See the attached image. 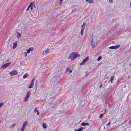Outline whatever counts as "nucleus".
<instances>
[{
  "label": "nucleus",
  "instance_id": "27",
  "mask_svg": "<svg viewBox=\"0 0 131 131\" xmlns=\"http://www.w3.org/2000/svg\"><path fill=\"white\" fill-rule=\"evenodd\" d=\"M38 111L36 109V108H35V109L34 110V112L35 113H36V112H37Z\"/></svg>",
  "mask_w": 131,
  "mask_h": 131
},
{
  "label": "nucleus",
  "instance_id": "19",
  "mask_svg": "<svg viewBox=\"0 0 131 131\" xmlns=\"http://www.w3.org/2000/svg\"><path fill=\"white\" fill-rule=\"evenodd\" d=\"M82 126L87 125H89V123H82Z\"/></svg>",
  "mask_w": 131,
  "mask_h": 131
},
{
  "label": "nucleus",
  "instance_id": "24",
  "mask_svg": "<svg viewBox=\"0 0 131 131\" xmlns=\"http://www.w3.org/2000/svg\"><path fill=\"white\" fill-rule=\"evenodd\" d=\"M4 103L3 102H2L0 103V108L3 105Z\"/></svg>",
  "mask_w": 131,
  "mask_h": 131
},
{
  "label": "nucleus",
  "instance_id": "12",
  "mask_svg": "<svg viewBox=\"0 0 131 131\" xmlns=\"http://www.w3.org/2000/svg\"><path fill=\"white\" fill-rule=\"evenodd\" d=\"M94 0H86V1L90 4H92Z\"/></svg>",
  "mask_w": 131,
  "mask_h": 131
},
{
  "label": "nucleus",
  "instance_id": "34",
  "mask_svg": "<svg viewBox=\"0 0 131 131\" xmlns=\"http://www.w3.org/2000/svg\"><path fill=\"white\" fill-rule=\"evenodd\" d=\"M37 114L38 115H39V111L37 112Z\"/></svg>",
  "mask_w": 131,
  "mask_h": 131
},
{
  "label": "nucleus",
  "instance_id": "11",
  "mask_svg": "<svg viewBox=\"0 0 131 131\" xmlns=\"http://www.w3.org/2000/svg\"><path fill=\"white\" fill-rule=\"evenodd\" d=\"M67 72H68L69 73H70L72 72V70L69 68H67L66 69Z\"/></svg>",
  "mask_w": 131,
  "mask_h": 131
},
{
  "label": "nucleus",
  "instance_id": "42",
  "mask_svg": "<svg viewBox=\"0 0 131 131\" xmlns=\"http://www.w3.org/2000/svg\"><path fill=\"white\" fill-rule=\"evenodd\" d=\"M34 7H35V6L34 5Z\"/></svg>",
  "mask_w": 131,
  "mask_h": 131
},
{
  "label": "nucleus",
  "instance_id": "16",
  "mask_svg": "<svg viewBox=\"0 0 131 131\" xmlns=\"http://www.w3.org/2000/svg\"><path fill=\"white\" fill-rule=\"evenodd\" d=\"M106 112V109H105V111H104V113L103 114H101L100 115V118H102L103 114H104Z\"/></svg>",
  "mask_w": 131,
  "mask_h": 131
},
{
  "label": "nucleus",
  "instance_id": "17",
  "mask_svg": "<svg viewBox=\"0 0 131 131\" xmlns=\"http://www.w3.org/2000/svg\"><path fill=\"white\" fill-rule=\"evenodd\" d=\"M114 77L113 76H111L110 77L111 82V83H113V80L114 79Z\"/></svg>",
  "mask_w": 131,
  "mask_h": 131
},
{
  "label": "nucleus",
  "instance_id": "25",
  "mask_svg": "<svg viewBox=\"0 0 131 131\" xmlns=\"http://www.w3.org/2000/svg\"><path fill=\"white\" fill-rule=\"evenodd\" d=\"M109 48L110 49H114V46H112L109 47Z\"/></svg>",
  "mask_w": 131,
  "mask_h": 131
},
{
  "label": "nucleus",
  "instance_id": "2",
  "mask_svg": "<svg viewBox=\"0 0 131 131\" xmlns=\"http://www.w3.org/2000/svg\"><path fill=\"white\" fill-rule=\"evenodd\" d=\"M28 122L27 121H24L23 124L22 125L20 131H24L25 128L28 124Z\"/></svg>",
  "mask_w": 131,
  "mask_h": 131
},
{
  "label": "nucleus",
  "instance_id": "41",
  "mask_svg": "<svg viewBox=\"0 0 131 131\" xmlns=\"http://www.w3.org/2000/svg\"><path fill=\"white\" fill-rule=\"evenodd\" d=\"M104 129H105V126H104Z\"/></svg>",
  "mask_w": 131,
  "mask_h": 131
},
{
  "label": "nucleus",
  "instance_id": "23",
  "mask_svg": "<svg viewBox=\"0 0 131 131\" xmlns=\"http://www.w3.org/2000/svg\"><path fill=\"white\" fill-rule=\"evenodd\" d=\"M34 84H32V83H31V84L29 86V89H31L32 88L33 86L34 85Z\"/></svg>",
  "mask_w": 131,
  "mask_h": 131
},
{
  "label": "nucleus",
  "instance_id": "18",
  "mask_svg": "<svg viewBox=\"0 0 131 131\" xmlns=\"http://www.w3.org/2000/svg\"><path fill=\"white\" fill-rule=\"evenodd\" d=\"M84 30V29L81 28V32H80V34L81 35H83V34Z\"/></svg>",
  "mask_w": 131,
  "mask_h": 131
},
{
  "label": "nucleus",
  "instance_id": "32",
  "mask_svg": "<svg viewBox=\"0 0 131 131\" xmlns=\"http://www.w3.org/2000/svg\"><path fill=\"white\" fill-rule=\"evenodd\" d=\"M91 45L92 46V47H94V45H93V43H91Z\"/></svg>",
  "mask_w": 131,
  "mask_h": 131
},
{
  "label": "nucleus",
  "instance_id": "30",
  "mask_svg": "<svg viewBox=\"0 0 131 131\" xmlns=\"http://www.w3.org/2000/svg\"><path fill=\"white\" fill-rule=\"evenodd\" d=\"M28 53H27V52H26L24 53L25 56L26 57L27 56V54Z\"/></svg>",
  "mask_w": 131,
  "mask_h": 131
},
{
  "label": "nucleus",
  "instance_id": "22",
  "mask_svg": "<svg viewBox=\"0 0 131 131\" xmlns=\"http://www.w3.org/2000/svg\"><path fill=\"white\" fill-rule=\"evenodd\" d=\"M28 75H29L27 73H26L23 76V78H26V77H28Z\"/></svg>",
  "mask_w": 131,
  "mask_h": 131
},
{
  "label": "nucleus",
  "instance_id": "10",
  "mask_svg": "<svg viewBox=\"0 0 131 131\" xmlns=\"http://www.w3.org/2000/svg\"><path fill=\"white\" fill-rule=\"evenodd\" d=\"M21 34L20 33L18 32H17V37L18 39L20 37H21Z\"/></svg>",
  "mask_w": 131,
  "mask_h": 131
},
{
  "label": "nucleus",
  "instance_id": "40",
  "mask_svg": "<svg viewBox=\"0 0 131 131\" xmlns=\"http://www.w3.org/2000/svg\"><path fill=\"white\" fill-rule=\"evenodd\" d=\"M63 0H60V1L62 2L63 1Z\"/></svg>",
  "mask_w": 131,
  "mask_h": 131
},
{
  "label": "nucleus",
  "instance_id": "15",
  "mask_svg": "<svg viewBox=\"0 0 131 131\" xmlns=\"http://www.w3.org/2000/svg\"><path fill=\"white\" fill-rule=\"evenodd\" d=\"M83 128L82 127H80L77 130H75L74 131H81L83 130Z\"/></svg>",
  "mask_w": 131,
  "mask_h": 131
},
{
  "label": "nucleus",
  "instance_id": "6",
  "mask_svg": "<svg viewBox=\"0 0 131 131\" xmlns=\"http://www.w3.org/2000/svg\"><path fill=\"white\" fill-rule=\"evenodd\" d=\"M17 73H18L16 71L14 70L13 71L10 72L9 74H10L12 75H13L17 74Z\"/></svg>",
  "mask_w": 131,
  "mask_h": 131
},
{
  "label": "nucleus",
  "instance_id": "39",
  "mask_svg": "<svg viewBox=\"0 0 131 131\" xmlns=\"http://www.w3.org/2000/svg\"><path fill=\"white\" fill-rule=\"evenodd\" d=\"M93 39H92L91 41V43H93Z\"/></svg>",
  "mask_w": 131,
  "mask_h": 131
},
{
  "label": "nucleus",
  "instance_id": "20",
  "mask_svg": "<svg viewBox=\"0 0 131 131\" xmlns=\"http://www.w3.org/2000/svg\"><path fill=\"white\" fill-rule=\"evenodd\" d=\"M42 126L43 128H46L47 125L45 123H43L42 124Z\"/></svg>",
  "mask_w": 131,
  "mask_h": 131
},
{
  "label": "nucleus",
  "instance_id": "13",
  "mask_svg": "<svg viewBox=\"0 0 131 131\" xmlns=\"http://www.w3.org/2000/svg\"><path fill=\"white\" fill-rule=\"evenodd\" d=\"M86 23H83V24L81 26L82 29H84V27L86 25Z\"/></svg>",
  "mask_w": 131,
  "mask_h": 131
},
{
  "label": "nucleus",
  "instance_id": "8",
  "mask_svg": "<svg viewBox=\"0 0 131 131\" xmlns=\"http://www.w3.org/2000/svg\"><path fill=\"white\" fill-rule=\"evenodd\" d=\"M49 49L48 48L45 51H44L43 52L42 54L43 55L46 54L47 53H49Z\"/></svg>",
  "mask_w": 131,
  "mask_h": 131
},
{
  "label": "nucleus",
  "instance_id": "37",
  "mask_svg": "<svg viewBox=\"0 0 131 131\" xmlns=\"http://www.w3.org/2000/svg\"><path fill=\"white\" fill-rule=\"evenodd\" d=\"M110 122H109L108 123H107V125H110Z\"/></svg>",
  "mask_w": 131,
  "mask_h": 131
},
{
  "label": "nucleus",
  "instance_id": "36",
  "mask_svg": "<svg viewBox=\"0 0 131 131\" xmlns=\"http://www.w3.org/2000/svg\"><path fill=\"white\" fill-rule=\"evenodd\" d=\"M32 83V84H34V81L32 80L31 83Z\"/></svg>",
  "mask_w": 131,
  "mask_h": 131
},
{
  "label": "nucleus",
  "instance_id": "21",
  "mask_svg": "<svg viewBox=\"0 0 131 131\" xmlns=\"http://www.w3.org/2000/svg\"><path fill=\"white\" fill-rule=\"evenodd\" d=\"M114 46V49H116L119 47L120 45H118Z\"/></svg>",
  "mask_w": 131,
  "mask_h": 131
},
{
  "label": "nucleus",
  "instance_id": "3",
  "mask_svg": "<svg viewBox=\"0 0 131 131\" xmlns=\"http://www.w3.org/2000/svg\"><path fill=\"white\" fill-rule=\"evenodd\" d=\"M30 95L31 92L30 91H28L27 92L26 96L24 99L25 102L27 101H28V98L30 97Z\"/></svg>",
  "mask_w": 131,
  "mask_h": 131
},
{
  "label": "nucleus",
  "instance_id": "4",
  "mask_svg": "<svg viewBox=\"0 0 131 131\" xmlns=\"http://www.w3.org/2000/svg\"><path fill=\"white\" fill-rule=\"evenodd\" d=\"M89 59V57H87L85 59L83 60L82 62L80 63V65H84L85 64V63L87 62Z\"/></svg>",
  "mask_w": 131,
  "mask_h": 131
},
{
  "label": "nucleus",
  "instance_id": "9",
  "mask_svg": "<svg viewBox=\"0 0 131 131\" xmlns=\"http://www.w3.org/2000/svg\"><path fill=\"white\" fill-rule=\"evenodd\" d=\"M13 49H15L17 46V43L16 42H14L13 43Z\"/></svg>",
  "mask_w": 131,
  "mask_h": 131
},
{
  "label": "nucleus",
  "instance_id": "7",
  "mask_svg": "<svg viewBox=\"0 0 131 131\" xmlns=\"http://www.w3.org/2000/svg\"><path fill=\"white\" fill-rule=\"evenodd\" d=\"M34 50V48L33 47H30L29 49L27 50V53H30V51H33Z\"/></svg>",
  "mask_w": 131,
  "mask_h": 131
},
{
  "label": "nucleus",
  "instance_id": "26",
  "mask_svg": "<svg viewBox=\"0 0 131 131\" xmlns=\"http://www.w3.org/2000/svg\"><path fill=\"white\" fill-rule=\"evenodd\" d=\"M101 58L102 57L101 56H100L97 58V61H99Z\"/></svg>",
  "mask_w": 131,
  "mask_h": 131
},
{
  "label": "nucleus",
  "instance_id": "5",
  "mask_svg": "<svg viewBox=\"0 0 131 131\" xmlns=\"http://www.w3.org/2000/svg\"><path fill=\"white\" fill-rule=\"evenodd\" d=\"M10 64V63H8L5 64L1 67V68L3 69L5 68L6 67H7L9 66Z\"/></svg>",
  "mask_w": 131,
  "mask_h": 131
},
{
  "label": "nucleus",
  "instance_id": "35",
  "mask_svg": "<svg viewBox=\"0 0 131 131\" xmlns=\"http://www.w3.org/2000/svg\"><path fill=\"white\" fill-rule=\"evenodd\" d=\"M62 2H61V1H60V3H59V4L60 5H61V3H62Z\"/></svg>",
  "mask_w": 131,
  "mask_h": 131
},
{
  "label": "nucleus",
  "instance_id": "43",
  "mask_svg": "<svg viewBox=\"0 0 131 131\" xmlns=\"http://www.w3.org/2000/svg\"><path fill=\"white\" fill-rule=\"evenodd\" d=\"M1 121H0V123H1Z\"/></svg>",
  "mask_w": 131,
  "mask_h": 131
},
{
  "label": "nucleus",
  "instance_id": "38",
  "mask_svg": "<svg viewBox=\"0 0 131 131\" xmlns=\"http://www.w3.org/2000/svg\"><path fill=\"white\" fill-rule=\"evenodd\" d=\"M35 78H34L32 80V81H34L35 80Z\"/></svg>",
  "mask_w": 131,
  "mask_h": 131
},
{
  "label": "nucleus",
  "instance_id": "31",
  "mask_svg": "<svg viewBox=\"0 0 131 131\" xmlns=\"http://www.w3.org/2000/svg\"><path fill=\"white\" fill-rule=\"evenodd\" d=\"M109 1L110 3H113V0H109Z\"/></svg>",
  "mask_w": 131,
  "mask_h": 131
},
{
  "label": "nucleus",
  "instance_id": "33",
  "mask_svg": "<svg viewBox=\"0 0 131 131\" xmlns=\"http://www.w3.org/2000/svg\"><path fill=\"white\" fill-rule=\"evenodd\" d=\"M15 124H14L12 125V127H14V126H15Z\"/></svg>",
  "mask_w": 131,
  "mask_h": 131
},
{
  "label": "nucleus",
  "instance_id": "1",
  "mask_svg": "<svg viewBox=\"0 0 131 131\" xmlns=\"http://www.w3.org/2000/svg\"><path fill=\"white\" fill-rule=\"evenodd\" d=\"M80 56V55L78 53L73 52L70 54L69 58L71 59L72 60H73L76 58L79 57Z\"/></svg>",
  "mask_w": 131,
  "mask_h": 131
},
{
  "label": "nucleus",
  "instance_id": "28",
  "mask_svg": "<svg viewBox=\"0 0 131 131\" xmlns=\"http://www.w3.org/2000/svg\"><path fill=\"white\" fill-rule=\"evenodd\" d=\"M34 3V2L33 3ZM33 4H32V5L31 6H30L31 7H30V9H31V10H32V9L33 8Z\"/></svg>",
  "mask_w": 131,
  "mask_h": 131
},
{
  "label": "nucleus",
  "instance_id": "14",
  "mask_svg": "<svg viewBox=\"0 0 131 131\" xmlns=\"http://www.w3.org/2000/svg\"><path fill=\"white\" fill-rule=\"evenodd\" d=\"M32 4H33V2H31L30 3L29 6H28V7L27 8V9H26V11H27L28 10L30 7V6H31L32 5Z\"/></svg>",
  "mask_w": 131,
  "mask_h": 131
},
{
  "label": "nucleus",
  "instance_id": "29",
  "mask_svg": "<svg viewBox=\"0 0 131 131\" xmlns=\"http://www.w3.org/2000/svg\"><path fill=\"white\" fill-rule=\"evenodd\" d=\"M89 74L88 73V72H86V77H87L88 75H89Z\"/></svg>",
  "mask_w": 131,
  "mask_h": 131
}]
</instances>
